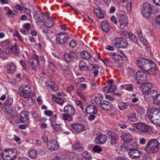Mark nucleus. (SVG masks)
<instances>
[{"label": "nucleus", "instance_id": "obj_1", "mask_svg": "<svg viewBox=\"0 0 160 160\" xmlns=\"http://www.w3.org/2000/svg\"><path fill=\"white\" fill-rule=\"evenodd\" d=\"M160 143L156 139H152L148 142L144 148V151L148 154L157 153L158 150Z\"/></svg>", "mask_w": 160, "mask_h": 160}, {"label": "nucleus", "instance_id": "obj_2", "mask_svg": "<svg viewBox=\"0 0 160 160\" xmlns=\"http://www.w3.org/2000/svg\"><path fill=\"white\" fill-rule=\"evenodd\" d=\"M143 70L150 75H153L156 73L157 69L155 63L148 60Z\"/></svg>", "mask_w": 160, "mask_h": 160}, {"label": "nucleus", "instance_id": "obj_3", "mask_svg": "<svg viewBox=\"0 0 160 160\" xmlns=\"http://www.w3.org/2000/svg\"><path fill=\"white\" fill-rule=\"evenodd\" d=\"M111 42L112 44L115 48H124L128 45L127 41L121 38L113 39Z\"/></svg>", "mask_w": 160, "mask_h": 160}, {"label": "nucleus", "instance_id": "obj_4", "mask_svg": "<svg viewBox=\"0 0 160 160\" xmlns=\"http://www.w3.org/2000/svg\"><path fill=\"white\" fill-rule=\"evenodd\" d=\"M16 156V152L12 149L4 150L2 153V157L4 160H12Z\"/></svg>", "mask_w": 160, "mask_h": 160}, {"label": "nucleus", "instance_id": "obj_5", "mask_svg": "<svg viewBox=\"0 0 160 160\" xmlns=\"http://www.w3.org/2000/svg\"><path fill=\"white\" fill-rule=\"evenodd\" d=\"M153 5L148 3H144L142 6V13L147 18H149L152 14V10Z\"/></svg>", "mask_w": 160, "mask_h": 160}, {"label": "nucleus", "instance_id": "obj_6", "mask_svg": "<svg viewBox=\"0 0 160 160\" xmlns=\"http://www.w3.org/2000/svg\"><path fill=\"white\" fill-rule=\"evenodd\" d=\"M147 116L150 121L153 123L160 118V110L157 108L151 111L150 114L147 115Z\"/></svg>", "mask_w": 160, "mask_h": 160}, {"label": "nucleus", "instance_id": "obj_7", "mask_svg": "<svg viewBox=\"0 0 160 160\" xmlns=\"http://www.w3.org/2000/svg\"><path fill=\"white\" fill-rule=\"evenodd\" d=\"M31 92V89L28 86H22L19 88L18 93L24 98H28L30 96Z\"/></svg>", "mask_w": 160, "mask_h": 160}, {"label": "nucleus", "instance_id": "obj_8", "mask_svg": "<svg viewBox=\"0 0 160 160\" xmlns=\"http://www.w3.org/2000/svg\"><path fill=\"white\" fill-rule=\"evenodd\" d=\"M128 147L129 148L130 151L128 152V155L132 159H137L139 158L141 156L140 152L138 150L134 149L131 143L128 144Z\"/></svg>", "mask_w": 160, "mask_h": 160}, {"label": "nucleus", "instance_id": "obj_9", "mask_svg": "<svg viewBox=\"0 0 160 160\" xmlns=\"http://www.w3.org/2000/svg\"><path fill=\"white\" fill-rule=\"evenodd\" d=\"M68 40V35L65 32L61 33L57 36L56 44L60 46L64 45Z\"/></svg>", "mask_w": 160, "mask_h": 160}, {"label": "nucleus", "instance_id": "obj_10", "mask_svg": "<svg viewBox=\"0 0 160 160\" xmlns=\"http://www.w3.org/2000/svg\"><path fill=\"white\" fill-rule=\"evenodd\" d=\"M134 126L141 133L148 132L151 129V128L149 126L143 122L137 123Z\"/></svg>", "mask_w": 160, "mask_h": 160}, {"label": "nucleus", "instance_id": "obj_11", "mask_svg": "<svg viewBox=\"0 0 160 160\" xmlns=\"http://www.w3.org/2000/svg\"><path fill=\"white\" fill-rule=\"evenodd\" d=\"M136 76L138 84L143 83L147 79V75L143 71H138L136 73Z\"/></svg>", "mask_w": 160, "mask_h": 160}, {"label": "nucleus", "instance_id": "obj_12", "mask_svg": "<svg viewBox=\"0 0 160 160\" xmlns=\"http://www.w3.org/2000/svg\"><path fill=\"white\" fill-rule=\"evenodd\" d=\"M57 119V114H54L50 119L51 126L53 129L56 131L61 130V127L60 124L57 123L56 122Z\"/></svg>", "mask_w": 160, "mask_h": 160}, {"label": "nucleus", "instance_id": "obj_13", "mask_svg": "<svg viewBox=\"0 0 160 160\" xmlns=\"http://www.w3.org/2000/svg\"><path fill=\"white\" fill-rule=\"evenodd\" d=\"M79 68L81 71H86L88 70L91 71L92 69H94L96 68L93 65L91 64L89 66H87V64L85 62L83 61H81L79 62Z\"/></svg>", "mask_w": 160, "mask_h": 160}, {"label": "nucleus", "instance_id": "obj_14", "mask_svg": "<svg viewBox=\"0 0 160 160\" xmlns=\"http://www.w3.org/2000/svg\"><path fill=\"white\" fill-rule=\"evenodd\" d=\"M19 118L20 121L25 124L28 125L30 123L28 114L26 111H22L20 113Z\"/></svg>", "mask_w": 160, "mask_h": 160}, {"label": "nucleus", "instance_id": "obj_15", "mask_svg": "<svg viewBox=\"0 0 160 160\" xmlns=\"http://www.w3.org/2000/svg\"><path fill=\"white\" fill-rule=\"evenodd\" d=\"M148 60V59L146 58H136V62L137 66L143 70Z\"/></svg>", "mask_w": 160, "mask_h": 160}, {"label": "nucleus", "instance_id": "obj_16", "mask_svg": "<svg viewBox=\"0 0 160 160\" xmlns=\"http://www.w3.org/2000/svg\"><path fill=\"white\" fill-rule=\"evenodd\" d=\"M45 19L44 21L43 25L46 28H50L54 24L53 22L52 17H49L48 15L47 14H46L45 15Z\"/></svg>", "mask_w": 160, "mask_h": 160}, {"label": "nucleus", "instance_id": "obj_17", "mask_svg": "<svg viewBox=\"0 0 160 160\" xmlns=\"http://www.w3.org/2000/svg\"><path fill=\"white\" fill-rule=\"evenodd\" d=\"M72 129L78 133H80L85 129V126L82 124L74 123L71 125Z\"/></svg>", "mask_w": 160, "mask_h": 160}, {"label": "nucleus", "instance_id": "obj_18", "mask_svg": "<svg viewBox=\"0 0 160 160\" xmlns=\"http://www.w3.org/2000/svg\"><path fill=\"white\" fill-rule=\"evenodd\" d=\"M47 147L49 149L54 151L58 149V146L57 142L50 139L47 142Z\"/></svg>", "mask_w": 160, "mask_h": 160}, {"label": "nucleus", "instance_id": "obj_19", "mask_svg": "<svg viewBox=\"0 0 160 160\" xmlns=\"http://www.w3.org/2000/svg\"><path fill=\"white\" fill-rule=\"evenodd\" d=\"M126 144L122 145L118 144L116 146V150L117 152L119 154H123L124 152H126L129 149V148L128 147V145L126 146Z\"/></svg>", "mask_w": 160, "mask_h": 160}, {"label": "nucleus", "instance_id": "obj_20", "mask_svg": "<svg viewBox=\"0 0 160 160\" xmlns=\"http://www.w3.org/2000/svg\"><path fill=\"white\" fill-rule=\"evenodd\" d=\"M108 140L110 143L112 145H114L117 143L118 141V137L117 134L114 132H108Z\"/></svg>", "mask_w": 160, "mask_h": 160}, {"label": "nucleus", "instance_id": "obj_21", "mask_svg": "<svg viewBox=\"0 0 160 160\" xmlns=\"http://www.w3.org/2000/svg\"><path fill=\"white\" fill-rule=\"evenodd\" d=\"M100 107L102 109L107 111H111L113 108L112 104L107 101H103Z\"/></svg>", "mask_w": 160, "mask_h": 160}, {"label": "nucleus", "instance_id": "obj_22", "mask_svg": "<svg viewBox=\"0 0 160 160\" xmlns=\"http://www.w3.org/2000/svg\"><path fill=\"white\" fill-rule=\"evenodd\" d=\"M107 138V136L106 135L101 134L96 136L95 142L98 144H102L106 141Z\"/></svg>", "mask_w": 160, "mask_h": 160}, {"label": "nucleus", "instance_id": "obj_23", "mask_svg": "<svg viewBox=\"0 0 160 160\" xmlns=\"http://www.w3.org/2000/svg\"><path fill=\"white\" fill-rule=\"evenodd\" d=\"M111 63L112 65L114 67H116L117 68L122 67L124 64V62L122 60L114 58H112Z\"/></svg>", "mask_w": 160, "mask_h": 160}, {"label": "nucleus", "instance_id": "obj_24", "mask_svg": "<svg viewBox=\"0 0 160 160\" xmlns=\"http://www.w3.org/2000/svg\"><path fill=\"white\" fill-rule=\"evenodd\" d=\"M64 112L69 115L73 116L75 113V111L74 108L71 105H67L64 107Z\"/></svg>", "mask_w": 160, "mask_h": 160}, {"label": "nucleus", "instance_id": "obj_25", "mask_svg": "<svg viewBox=\"0 0 160 160\" xmlns=\"http://www.w3.org/2000/svg\"><path fill=\"white\" fill-rule=\"evenodd\" d=\"M85 112L88 114H95L97 113V109L94 105H89L86 107Z\"/></svg>", "mask_w": 160, "mask_h": 160}, {"label": "nucleus", "instance_id": "obj_26", "mask_svg": "<svg viewBox=\"0 0 160 160\" xmlns=\"http://www.w3.org/2000/svg\"><path fill=\"white\" fill-rule=\"evenodd\" d=\"M127 18L125 16H122L119 19L118 25L120 28H123L127 25Z\"/></svg>", "mask_w": 160, "mask_h": 160}, {"label": "nucleus", "instance_id": "obj_27", "mask_svg": "<svg viewBox=\"0 0 160 160\" xmlns=\"http://www.w3.org/2000/svg\"><path fill=\"white\" fill-rule=\"evenodd\" d=\"M152 83H146L142 86L141 90L143 93H147L152 90Z\"/></svg>", "mask_w": 160, "mask_h": 160}, {"label": "nucleus", "instance_id": "obj_28", "mask_svg": "<svg viewBox=\"0 0 160 160\" xmlns=\"http://www.w3.org/2000/svg\"><path fill=\"white\" fill-rule=\"evenodd\" d=\"M121 138V140L125 142H128L132 139L131 135L129 133L127 132H123Z\"/></svg>", "mask_w": 160, "mask_h": 160}, {"label": "nucleus", "instance_id": "obj_29", "mask_svg": "<svg viewBox=\"0 0 160 160\" xmlns=\"http://www.w3.org/2000/svg\"><path fill=\"white\" fill-rule=\"evenodd\" d=\"M101 28L102 30L105 32H109L110 29V26L106 21H103L100 23Z\"/></svg>", "mask_w": 160, "mask_h": 160}, {"label": "nucleus", "instance_id": "obj_30", "mask_svg": "<svg viewBox=\"0 0 160 160\" xmlns=\"http://www.w3.org/2000/svg\"><path fill=\"white\" fill-rule=\"evenodd\" d=\"M58 160H70L71 156L68 153H62L60 154V156L56 157Z\"/></svg>", "mask_w": 160, "mask_h": 160}, {"label": "nucleus", "instance_id": "obj_31", "mask_svg": "<svg viewBox=\"0 0 160 160\" xmlns=\"http://www.w3.org/2000/svg\"><path fill=\"white\" fill-rule=\"evenodd\" d=\"M16 66L12 63H10L7 65V71L8 73H12L16 70Z\"/></svg>", "mask_w": 160, "mask_h": 160}, {"label": "nucleus", "instance_id": "obj_32", "mask_svg": "<svg viewBox=\"0 0 160 160\" xmlns=\"http://www.w3.org/2000/svg\"><path fill=\"white\" fill-rule=\"evenodd\" d=\"M46 14H44L42 12H41L39 14L37 13L34 15L33 18L37 21L41 22L45 18V15Z\"/></svg>", "mask_w": 160, "mask_h": 160}, {"label": "nucleus", "instance_id": "obj_33", "mask_svg": "<svg viewBox=\"0 0 160 160\" xmlns=\"http://www.w3.org/2000/svg\"><path fill=\"white\" fill-rule=\"evenodd\" d=\"M38 155V152L35 149H31L28 152V157L31 158L35 159Z\"/></svg>", "mask_w": 160, "mask_h": 160}, {"label": "nucleus", "instance_id": "obj_34", "mask_svg": "<svg viewBox=\"0 0 160 160\" xmlns=\"http://www.w3.org/2000/svg\"><path fill=\"white\" fill-rule=\"evenodd\" d=\"M128 120L131 122H135L137 120V118L136 116V113L134 112H131L128 116Z\"/></svg>", "mask_w": 160, "mask_h": 160}, {"label": "nucleus", "instance_id": "obj_35", "mask_svg": "<svg viewBox=\"0 0 160 160\" xmlns=\"http://www.w3.org/2000/svg\"><path fill=\"white\" fill-rule=\"evenodd\" d=\"M76 94L77 96L79 97L81 99L83 100L86 99V97L82 90L80 88L77 89L76 91Z\"/></svg>", "mask_w": 160, "mask_h": 160}, {"label": "nucleus", "instance_id": "obj_36", "mask_svg": "<svg viewBox=\"0 0 160 160\" xmlns=\"http://www.w3.org/2000/svg\"><path fill=\"white\" fill-rule=\"evenodd\" d=\"M120 88L121 89H124L126 90L129 91H133L134 89L133 86L131 84H124L120 86Z\"/></svg>", "mask_w": 160, "mask_h": 160}, {"label": "nucleus", "instance_id": "obj_37", "mask_svg": "<svg viewBox=\"0 0 160 160\" xmlns=\"http://www.w3.org/2000/svg\"><path fill=\"white\" fill-rule=\"evenodd\" d=\"M72 53H74V52H72L70 54L68 53H65L64 54V59L66 62H70L73 60V56Z\"/></svg>", "mask_w": 160, "mask_h": 160}, {"label": "nucleus", "instance_id": "obj_38", "mask_svg": "<svg viewBox=\"0 0 160 160\" xmlns=\"http://www.w3.org/2000/svg\"><path fill=\"white\" fill-rule=\"evenodd\" d=\"M81 57L85 59H88L90 58V54L88 52L83 51L80 54Z\"/></svg>", "mask_w": 160, "mask_h": 160}, {"label": "nucleus", "instance_id": "obj_39", "mask_svg": "<svg viewBox=\"0 0 160 160\" xmlns=\"http://www.w3.org/2000/svg\"><path fill=\"white\" fill-rule=\"evenodd\" d=\"M152 24L154 28H160V15L157 17L155 21L152 22Z\"/></svg>", "mask_w": 160, "mask_h": 160}, {"label": "nucleus", "instance_id": "obj_40", "mask_svg": "<svg viewBox=\"0 0 160 160\" xmlns=\"http://www.w3.org/2000/svg\"><path fill=\"white\" fill-rule=\"evenodd\" d=\"M128 38L130 39L134 43H136L137 42L138 40L135 36L133 34L132 32H129L127 33Z\"/></svg>", "mask_w": 160, "mask_h": 160}, {"label": "nucleus", "instance_id": "obj_41", "mask_svg": "<svg viewBox=\"0 0 160 160\" xmlns=\"http://www.w3.org/2000/svg\"><path fill=\"white\" fill-rule=\"evenodd\" d=\"M52 99L55 102L60 104L63 103L64 102V100L62 98L57 97L55 96H52Z\"/></svg>", "mask_w": 160, "mask_h": 160}, {"label": "nucleus", "instance_id": "obj_42", "mask_svg": "<svg viewBox=\"0 0 160 160\" xmlns=\"http://www.w3.org/2000/svg\"><path fill=\"white\" fill-rule=\"evenodd\" d=\"M128 106V104L127 103L121 102L118 104V108L121 110L127 108Z\"/></svg>", "mask_w": 160, "mask_h": 160}, {"label": "nucleus", "instance_id": "obj_43", "mask_svg": "<svg viewBox=\"0 0 160 160\" xmlns=\"http://www.w3.org/2000/svg\"><path fill=\"white\" fill-rule=\"evenodd\" d=\"M153 103L155 105H158L160 104V94L158 93L153 98Z\"/></svg>", "mask_w": 160, "mask_h": 160}, {"label": "nucleus", "instance_id": "obj_44", "mask_svg": "<svg viewBox=\"0 0 160 160\" xmlns=\"http://www.w3.org/2000/svg\"><path fill=\"white\" fill-rule=\"evenodd\" d=\"M63 119L65 121H67L68 122H71L72 121V116L69 115L67 113L63 114H62Z\"/></svg>", "mask_w": 160, "mask_h": 160}, {"label": "nucleus", "instance_id": "obj_45", "mask_svg": "<svg viewBox=\"0 0 160 160\" xmlns=\"http://www.w3.org/2000/svg\"><path fill=\"white\" fill-rule=\"evenodd\" d=\"M82 157L86 159L90 160L92 159V157L90 153L87 151H85L82 154Z\"/></svg>", "mask_w": 160, "mask_h": 160}, {"label": "nucleus", "instance_id": "obj_46", "mask_svg": "<svg viewBox=\"0 0 160 160\" xmlns=\"http://www.w3.org/2000/svg\"><path fill=\"white\" fill-rule=\"evenodd\" d=\"M48 86L49 88L54 91H56L58 89V86L54 82H50L48 84Z\"/></svg>", "mask_w": 160, "mask_h": 160}, {"label": "nucleus", "instance_id": "obj_47", "mask_svg": "<svg viewBox=\"0 0 160 160\" xmlns=\"http://www.w3.org/2000/svg\"><path fill=\"white\" fill-rule=\"evenodd\" d=\"M94 11L96 16L99 19L102 18L104 17V13L101 12L99 9H95Z\"/></svg>", "mask_w": 160, "mask_h": 160}, {"label": "nucleus", "instance_id": "obj_48", "mask_svg": "<svg viewBox=\"0 0 160 160\" xmlns=\"http://www.w3.org/2000/svg\"><path fill=\"white\" fill-rule=\"evenodd\" d=\"M3 111L5 113L8 114H10L12 112V111L10 107L8 106L4 107L2 108Z\"/></svg>", "mask_w": 160, "mask_h": 160}, {"label": "nucleus", "instance_id": "obj_49", "mask_svg": "<svg viewBox=\"0 0 160 160\" xmlns=\"http://www.w3.org/2000/svg\"><path fill=\"white\" fill-rule=\"evenodd\" d=\"M25 98V101L26 103H27L28 105L31 106L33 105L34 103V101L30 97V96L27 98Z\"/></svg>", "mask_w": 160, "mask_h": 160}, {"label": "nucleus", "instance_id": "obj_50", "mask_svg": "<svg viewBox=\"0 0 160 160\" xmlns=\"http://www.w3.org/2000/svg\"><path fill=\"white\" fill-rule=\"evenodd\" d=\"M74 147L75 148L74 149H78L79 151H82L83 150L82 146L78 142L74 143Z\"/></svg>", "mask_w": 160, "mask_h": 160}, {"label": "nucleus", "instance_id": "obj_51", "mask_svg": "<svg viewBox=\"0 0 160 160\" xmlns=\"http://www.w3.org/2000/svg\"><path fill=\"white\" fill-rule=\"evenodd\" d=\"M144 98L148 102H150L153 99V98L148 93H145Z\"/></svg>", "mask_w": 160, "mask_h": 160}, {"label": "nucleus", "instance_id": "obj_52", "mask_svg": "<svg viewBox=\"0 0 160 160\" xmlns=\"http://www.w3.org/2000/svg\"><path fill=\"white\" fill-rule=\"evenodd\" d=\"M10 51L12 53L14 54H16L18 53V49L16 44L12 46L10 49Z\"/></svg>", "mask_w": 160, "mask_h": 160}, {"label": "nucleus", "instance_id": "obj_53", "mask_svg": "<svg viewBox=\"0 0 160 160\" xmlns=\"http://www.w3.org/2000/svg\"><path fill=\"white\" fill-rule=\"evenodd\" d=\"M92 150L94 152L98 153H99L102 151V148L99 146L98 145L95 146L93 147Z\"/></svg>", "mask_w": 160, "mask_h": 160}, {"label": "nucleus", "instance_id": "obj_54", "mask_svg": "<svg viewBox=\"0 0 160 160\" xmlns=\"http://www.w3.org/2000/svg\"><path fill=\"white\" fill-rule=\"evenodd\" d=\"M153 99L155 96L158 94V91L154 89H152L148 92Z\"/></svg>", "mask_w": 160, "mask_h": 160}, {"label": "nucleus", "instance_id": "obj_55", "mask_svg": "<svg viewBox=\"0 0 160 160\" xmlns=\"http://www.w3.org/2000/svg\"><path fill=\"white\" fill-rule=\"evenodd\" d=\"M75 102L77 106L82 110L83 109L84 107L81 100H75Z\"/></svg>", "mask_w": 160, "mask_h": 160}, {"label": "nucleus", "instance_id": "obj_56", "mask_svg": "<svg viewBox=\"0 0 160 160\" xmlns=\"http://www.w3.org/2000/svg\"><path fill=\"white\" fill-rule=\"evenodd\" d=\"M44 114L47 116L50 117L53 115V112L51 110H45L44 111Z\"/></svg>", "mask_w": 160, "mask_h": 160}, {"label": "nucleus", "instance_id": "obj_57", "mask_svg": "<svg viewBox=\"0 0 160 160\" xmlns=\"http://www.w3.org/2000/svg\"><path fill=\"white\" fill-rule=\"evenodd\" d=\"M10 44V42L8 40H6L1 42L2 46L4 47H8L9 45Z\"/></svg>", "mask_w": 160, "mask_h": 160}, {"label": "nucleus", "instance_id": "obj_58", "mask_svg": "<svg viewBox=\"0 0 160 160\" xmlns=\"http://www.w3.org/2000/svg\"><path fill=\"white\" fill-rule=\"evenodd\" d=\"M93 101L95 102V103L98 105H100V106L101 105V104L102 103V102L101 101V100L98 97H96L94 99Z\"/></svg>", "mask_w": 160, "mask_h": 160}, {"label": "nucleus", "instance_id": "obj_59", "mask_svg": "<svg viewBox=\"0 0 160 160\" xmlns=\"http://www.w3.org/2000/svg\"><path fill=\"white\" fill-rule=\"evenodd\" d=\"M94 66H95L96 68L94 69H92L94 70L93 73L94 76H98L99 72L98 70L97 69V68H99V66L98 65H94Z\"/></svg>", "mask_w": 160, "mask_h": 160}, {"label": "nucleus", "instance_id": "obj_60", "mask_svg": "<svg viewBox=\"0 0 160 160\" xmlns=\"http://www.w3.org/2000/svg\"><path fill=\"white\" fill-rule=\"evenodd\" d=\"M20 63L22 66L23 67V69L25 70L28 68V67L27 66V64L26 63L23 61L21 60L20 61Z\"/></svg>", "mask_w": 160, "mask_h": 160}, {"label": "nucleus", "instance_id": "obj_61", "mask_svg": "<svg viewBox=\"0 0 160 160\" xmlns=\"http://www.w3.org/2000/svg\"><path fill=\"white\" fill-rule=\"evenodd\" d=\"M77 43L76 41L73 40L71 41L69 43V46L72 48H74L76 46Z\"/></svg>", "mask_w": 160, "mask_h": 160}, {"label": "nucleus", "instance_id": "obj_62", "mask_svg": "<svg viewBox=\"0 0 160 160\" xmlns=\"http://www.w3.org/2000/svg\"><path fill=\"white\" fill-rule=\"evenodd\" d=\"M116 89V88L115 86H112L110 87H108V92H113Z\"/></svg>", "mask_w": 160, "mask_h": 160}, {"label": "nucleus", "instance_id": "obj_63", "mask_svg": "<svg viewBox=\"0 0 160 160\" xmlns=\"http://www.w3.org/2000/svg\"><path fill=\"white\" fill-rule=\"evenodd\" d=\"M35 60H36L37 62V63L38 65L39 64V58L38 56L36 54H34L33 55L32 57Z\"/></svg>", "mask_w": 160, "mask_h": 160}, {"label": "nucleus", "instance_id": "obj_64", "mask_svg": "<svg viewBox=\"0 0 160 160\" xmlns=\"http://www.w3.org/2000/svg\"><path fill=\"white\" fill-rule=\"evenodd\" d=\"M75 89V88L74 86L71 85L69 86L67 88V90L68 92H71L73 91Z\"/></svg>", "mask_w": 160, "mask_h": 160}]
</instances>
